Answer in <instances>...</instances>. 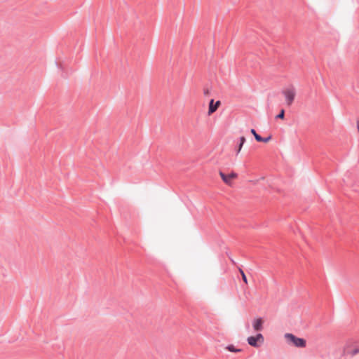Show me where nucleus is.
Returning a JSON list of instances; mask_svg holds the SVG:
<instances>
[{
  "label": "nucleus",
  "mask_w": 359,
  "mask_h": 359,
  "mask_svg": "<svg viewBox=\"0 0 359 359\" xmlns=\"http://www.w3.org/2000/svg\"><path fill=\"white\" fill-rule=\"evenodd\" d=\"M263 320L261 318H255L252 322L255 331H261L263 329Z\"/></svg>",
  "instance_id": "obj_6"
},
{
  "label": "nucleus",
  "mask_w": 359,
  "mask_h": 359,
  "mask_svg": "<svg viewBox=\"0 0 359 359\" xmlns=\"http://www.w3.org/2000/svg\"><path fill=\"white\" fill-rule=\"evenodd\" d=\"M239 272H240V273H241V274L242 279H243V282H244L245 284H248V280H247L246 276H245V274L244 273L243 271L241 269H239Z\"/></svg>",
  "instance_id": "obj_10"
},
{
  "label": "nucleus",
  "mask_w": 359,
  "mask_h": 359,
  "mask_svg": "<svg viewBox=\"0 0 359 359\" xmlns=\"http://www.w3.org/2000/svg\"><path fill=\"white\" fill-rule=\"evenodd\" d=\"M359 353V341L351 339L343 347V355L353 357Z\"/></svg>",
  "instance_id": "obj_1"
},
{
  "label": "nucleus",
  "mask_w": 359,
  "mask_h": 359,
  "mask_svg": "<svg viewBox=\"0 0 359 359\" xmlns=\"http://www.w3.org/2000/svg\"><path fill=\"white\" fill-rule=\"evenodd\" d=\"M226 348L229 351L235 352V353L240 352L241 351V349L236 348L233 345H229V346H227Z\"/></svg>",
  "instance_id": "obj_9"
},
{
  "label": "nucleus",
  "mask_w": 359,
  "mask_h": 359,
  "mask_svg": "<svg viewBox=\"0 0 359 359\" xmlns=\"http://www.w3.org/2000/svg\"><path fill=\"white\" fill-rule=\"evenodd\" d=\"M219 175L221 177L223 182L229 186H231L233 184V180L238 177V175L233 172H231L230 174L226 175L223 172L220 171L219 172Z\"/></svg>",
  "instance_id": "obj_5"
},
{
  "label": "nucleus",
  "mask_w": 359,
  "mask_h": 359,
  "mask_svg": "<svg viewBox=\"0 0 359 359\" xmlns=\"http://www.w3.org/2000/svg\"><path fill=\"white\" fill-rule=\"evenodd\" d=\"M271 136H269L266 138H262V142L266 143V142H269L271 140Z\"/></svg>",
  "instance_id": "obj_12"
},
{
  "label": "nucleus",
  "mask_w": 359,
  "mask_h": 359,
  "mask_svg": "<svg viewBox=\"0 0 359 359\" xmlns=\"http://www.w3.org/2000/svg\"><path fill=\"white\" fill-rule=\"evenodd\" d=\"M240 142H241L240 143L244 144V143H245V137H243H243H241V138H240Z\"/></svg>",
  "instance_id": "obj_14"
},
{
  "label": "nucleus",
  "mask_w": 359,
  "mask_h": 359,
  "mask_svg": "<svg viewBox=\"0 0 359 359\" xmlns=\"http://www.w3.org/2000/svg\"><path fill=\"white\" fill-rule=\"evenodd\" d=\"M284 116H285V111H284V109H281L280 112L279 113L278 115H277L276 118L283 119Z\"/></svg>",
  "instance_id": "obj_11"
},
{
  "label": "nucleus",
  "mask_w": 359,
  "mask_h": 359,
  "mask_svg": "<svg viewBox=\"0 0 359 359\" xmlns=\"http://www.w3.org/2000/svg\"><path fill=\"white\" fill-rule=\"evenodd\" d=\"M283 94L285 97L287 104L290 106L296 95L295 88L293 86L288 87L283 90Z\"/></svg>",
  "instance_id": "obj_3"
},
{
  "label": "nucleus",
  "mask_w": 359,
  "mask_h": 359,
  "mask_svg": "<svg viewBox=\"0 0 359 359\" xmlns=\"http://www.w3.org/2000/svg\"><path fill=\"white\" fill-rule=\"evenodd\" d=\"M284 337L289 345H292L297 348H304L306 346V341L303 338H299L291 333H286Z\"/></svg>",
  "instance_id": "obj_2"
},
{
  "label": "nucleus",
  "mask_w": 359,
  "mask_h": 359,
  "mask_svg": "<svg viewBox=\"0 0 359 359\" xmlns=\"http://www.w3.org/2000/svg\"><path fill=\"white\" fill-rule=\"evenodd\" d=\"M250 133L254 135V137H255V140H256L257 142H262V137L259 135H258V134L257 133V132L255 131V129H251V130H250Z\"/></svg>",
  "instance_id": "obj_8"
},
{
  "label": "nucleus",
  "mask_w": 359,
  "mask_h": 359,
  "mask_svg": "<svg viewBox=\"0 0 359 359\" xmlns=\"http://www.w3.org/2000/svg\"><path fill=\"white\" fill-rule=\"evenodd\" d=\"M357 128L359 131V120L357 121Z\"/></svg>",
  "instance_id": "obj_15"
},
{
  "label": "nucleus",
  "mask_w": 359,
  "mask_h": 359,
  "mask_svg": "<svg viewBox=\"0 0 359 359\" xmlns=\"http://www.w3.org/2000/svg\"><path fill=\"white\" fill-rule=\"evenodd\" d=\"M220 101H217L215 103H214V100H211L209 103L208 114H212L214 113L220 106Z\"/></svg>",
  "instance_id": "obj_7"
},
{
  "label": "nucleus",
  "mask_w": 359,
  "mask_h": 359,
  "mask_svg": "<svg viewBox=\"0 0 359 359\" xmlns=\"http://www.w3.org/2000/svg\"><path fill=\"white\" fill-rule=\"evenodd\" d=\"M243 146V144L240 143V144H239V146H238V151H237V153H238V154L241 151Z\"/></svg>",
  "instance_id": "obj_13"
},
{
  "label": "nucleus",
  "mask_w": 359,
  "mask_h": 359,
  "mask_svg": "<svg viewBox=\"0 0 359 359\" xmlns=\"http://www.w3.org/2000/svg\"><path fill=\"white\" fill-rule=\"evenodd\" d=\"M249 345L253 347H259L264 341V337L262 334L259 333L256 336H251L247 339Z\"/></svg>",
  "instance_id": "obj_4"
}]
</instances>
